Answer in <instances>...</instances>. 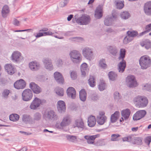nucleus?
Wrapping results in <instances>:
<instances>
[{"instance_id": "7", "label": "nucleus", "mask_w": 151, "mask_h": 151, "mask_svg": "<svg viewBox=\"0 0 151 151\" xmlns=\"http://www.w3.org/2000/svg\"><path fill=\"white\" fill-rule=\"evenodd\" d=\"M45 102V101L44 99H40L38 98L35 97L31 103L29 107L33 110L36 109L41 104H42Z\"/></svg>"}, {"instance_id": "48", "label": "nucleus", "mask_w": 151, "mask_h": 151, "mask_svg": "<svg viewBox=\"0 0 151 151\" xmlns=\"http://www.w3.org/2000/svg\"><path fill=\"white\" fill-rule=\"evenodd\" d=\"M31 119V117L29 115L26 114L24 115L22 118L23 121L26 122H29V124L30 122L31 121V120H30Z\"/></svg>"}, {"instance_id": "30", "label": "nucleus", "mask_w": 151, "mask_h": 151, "mask_svg": "<svg viewBox=\"0 0 151 151\" xmlns=\"http://www.w3.org/2000/svg\"><path fill=\"white\" fill-rule=\"evenodd\" d=\"M61 122L64 127L68 126L71 122V120L70 116L68 115L64 116Z\"/></svg>"}, {"instance_id": "4", "label": "nucleus", "mask_w": 151, "mask_h": 151, "mask_svg": "<svg viewBox=\"0 0 151 151\" xmlns=\"http://www.w3.org/2000/svg\"><path fill=\"white\" fill-rule=\"evenodd\" d=\"M44 117L48 121H55L59 119V117L54 111L50 110L45 112Z\"/></svg>"}, {"instance_id": "15", "label": "nucleus", "mask_w": 151, "mask_h": 151, "mask_svg": "<svg viewBox=\"0 0 151 151\" xmlns=\"http://www.w3.org/2000/svg\"><path fill=\"white\" fill-rule=\"evenodd\" d=\"M26 85L25 82L22 79L17 81L14 83V88L18 89H23Z\"/></svg>"}, {"instance_id": "18", "label": "nucleus", "mask_w": 151, "mask_h": 151, "mask_svg": "<svg viewBox=\"0 0 151 151\" xmlns=\"http://www.w3.org/2000/svg\"><path fill=\"white\" fill-rule=\"evenodd\" d=\"M73 126L74 128L77 127L82 129H84L85 127L83 119L81 118L76 119L73 124Z\"/></svg>"}, {"instance_id": "35", "label": "nucleus", "mask_w": 151, "mask_h": 151, "mask_svg": "<svg viewBox=\"0 0 151 151\" xmlns=\"http://www.w3.org/2000/svg\"><path fill=\"white\" fill-rule=\"evenodd\" d=\"M114 4L116 8L119 9H122L124 6V1L120 0H116Z\"/></svg>"}, {"instance_id": "32", "label": "nucleus", "mask_w": 151, "mask_h": 151, "mask_svg": "<svg viewBox=\"0 0 151 151\" xmlns=\"http://www.w3.org/2000/svg\"><path fill=\"white\" fill-rule=\"evenodd\" d=\"M87 67V64L85 63H83L81 65V75L83 77L85 76L86 72H88L89 70Z\"/></svg>"}, {"instance_id": "59", "label": "nucleus", "mask_w": 151, "mask_h": 151, "mask_svg": "<svg viewBox=\"0 0 151 151\" xmlns=\"http://www.w3.org/2000/svg\"><path fill=\"white\" fill-rule=\"evenodd\" d=\"M145 142L149 146L151 142V136H148L146 138L145 140Z\"/></svg>"}, {"instance_id": "63", "label": "nucleus", "mask_w": 151, "mask_h": 151, "mask_svg": "<svg viewBox=\"0 0 151 151\" xmlns=\"http://www.w3.org/2000/svg\"><path fill=\"white\" fill-rule=\"evenodd\" d=\"M150 86V85L146 84L145 85L143 86V88L145 90L149 91L150 90V89L149 88Z\"/></svg>"}, {"instance_id": "47", "label": "nucleus", "mask_w": 151, "mask_h": 151, "mask_svg": "<svg viewBox=\"0 0 151 151\" xmlns=\"http://www.w3.org/2000/svg\"><path fill=\"white\" fill-rule=\"evenodd\" d=\"M88 83L91 87H94L95 86V82L94 78L93 76H90L88 80Z\"/></svg>"}, {"instance_id": "10", "label": "nucleus", "mask_w": 151, "mask_h": 151, "mask_svg": "<svg viewBox=\"0 0 151 151\" xmlns=\"http://www.w3.org/2000/svg\"><path fill=\"white\" fill-rule=\"evenodd\" d=\"M127 36H126L124 39V42L127 44L133 40V38L137 36L138 33L135 31H128L127 32Z\"/></svg>"}, {"instance_id": "13", "label": "nucleus", "mask_w": 151, "mask_h": 151, "mask_svg": "<svg viewBox=\"0 0 151 151\" xmlns=\"http://www.w3.org/2000/svg\"><path fill=\"white\" fill-rule=\"evenodd\" d=\"M21 53L19 51H15L13 52L11 56L12 60L14 62L19 63L22 59Z\"/></svg>"}, {"instance_id": "16", "label": "nucleus", "mask_w": 151, "mask_h": 151, "mask_svg": "<svg viewBox=\"0 0 151 151\" xmlns=\"http://www.w3.org/2000/svg\"><path fill=\"white\" fill-rule=\"evenodd\" d=\"M116 18V17L115 15H113L112 16L107 17L104 21V24L106 26L111 25Z\"/></svg>"}, {"instance_id": "9", "label": "nucleus", "mask_w": 151, "mask_h": 151, "mask_svg": "<svg viewBox=\"0 0 151 151\" xmlns=\"http://www.w3.org/2000/svg\"><path fill=\"white\" fill-rule=\"evenodd\" d=\"M42 62L44 67L47 71L52 70L54 69V67L51 59L48 58H44Z\"/></svg>"}, {"instance_id": "60", "label": "nucleus", "mask_w": 151, "mask_h": 151, "mask_svg": "<svg viewBox=\"0 0 151 151\" xmlns=\"http://www.w3.org/2000/svg\"><path fill=\"white\" fill-rule=\"evenodd\" d=\"M9 93V91L7 89L4 90L3 93V95L4 97H6Z\"/></svg>"}, {"instance_id": "51", "label": "nucleus", "mask_w": 151, "mask_h": 151, "mask_svg": "<svg viewBox=\"0 0 151 151\" xmlns=\"http://www.w3.org/2000/svg\"><path fill=\"white\" fill-rule=\"evenodd\" d=\"M105 84L104 82L103 81H101L99 83L98 88L100 91H102L105 89Z\"/></svg>"}, {"instance_id": "12", "label": "nucleus", "mask_w": 151, "mask_h": 151, "mask_svg": "<svg viewBox=\"0 0 151 151\" xmlns=\"http://www.w3.org/2000/svg\"><path fill=\"white\" fill-rule=\"evenodd\" d=\"M104 111H100L99 115L96 117V121L98 123L101 125H103L107 120V117L105 115Z\"/></svg>"}, {"instance_id": "26", "label": "nucleus", "mask_w": 151, "mask_h": 151, "mask_svg": "<svg viewBox=\"0 0 151 151\" xmlns=\"http://www.w3.org/2000/svg\"><path fill=\"white\" fill-rule=\"evenodd\" d=\"M103 6L99 5L96 8L95 13V17L97 19H99L102 17Z\"/></svg>"}, {"instance_id": "46", "label": "nucleus", "mask_w": 151, "mask_h": 151, "mask_svg": "<svg viewBox=\"0 0 151 151\" xmlns=\"http://www.w3.org/2000/svg\"><path fill=\"white\" fill-rule=\"evenodd\" d=\"M69 40L72 41L81 42L83 41V38L80 37H73L69 38Z\"/></svg>"}, {"instance_id": "38", "label": "nucleus", "mask_w": 151, "mask_h": 151, "mask_svg": "<svg viewBox=\"0 0 151 151\" xmlns=\"http://www.w3.org/2000/svg\"><path fill=\"white\" fill-rule=\"evenodd\" d=\"M108 76L109 80L112 81H115L117 79V74L113 71H111L109 73Z\"/></svg>"}, {"instance_id": "52", "label": "nucleus", "mask_w": 151, "mask_h": 151, "mask_svg": "<svg viewBox=\"0 0 151 151\" xmlns=\"http://www.w3.org/2000/svg\"><path fill=\"white\" fill-rule=\"evenodd\" d=\"M63 64L62 60L60 58L57 60L55 62V65L58 67H61Z\"/></svg>"}, {"instance_id": "49", "label": "nucleus", "mask_w": 151, "mask_h": 151, "mask_svg": "<svg viewBox=\"0 0 151 151\" xmlns=\"http://www.w3.org/2000/svg\"><path fill=\"white\" fill-rule=\"evenodd\" d=\"M66 138L68 141L71 142H74L77 139L76 137L74 136L68 135L66 136Z\"/></svg>"}, {"instance_id": "1", "label": "nucleus", "mask_w": 151, "mask_h": 151, "mask_svg": "<svg viewBox=\"0 0 151 151\" xmlns=\"http://www.w3.org/2000/svg\"><path fill=\"white\" fill-rule=\"evenodd\" d=\"M133 101L136 106L139 108H144L146 107L148 102V99L146 97L140 95L134 97Z\"/></svg>"}, {"instance_id": "17", "label": "nucleus", "mask_w": 151, "mask_h": 151, "mask_svg": "<svg viewBox=\"0 0 151 151\" xmlns=\"http://www.w3.org/2000/svg\"><path fill=\"white\" fill-rule=\"evenodd\" d=\"M57 108L59 113H64L66 110L65 103L62 101H59L57 103Z\"/></svg>"}, {"instance_id": "40", "label": "nucleus", "mask_w": 151, "mask_h": 151, "mask_svg": "<svg viewBox=\"0 0 151 151\" xmlns=\"http://www.w3.org/2000/svg\"><path fill=\"white\" fill-rule=\"evenodd\" d=\"M132 141V143L141 145L142 144V139L140 137H134Z\"/></svg>"}, {"instance_id": "43", "label": "nucleus", "mask_w": 151, "mask_h": 151, "mask_svg": "<svg viewBox=\"0 0 151 151\" xmlns=\"http://www.w3.org/2000/svg\"><path fill=\"white\" fill-rule=\"evenodd\" d=\"M9 118L10 120L15 122L19 120V116L17 114H12L10 115Z\"/></svg>"}, {"instance_id": "29", "label": "nucleus", "mask_w": 151, "mask_h": 151, "mask_svg": "<svg viewBox=\"0 0 151 151\" xmlns=\"http://www.w3.org/2000/svg\"><path fill=\"white\" fill-rule=\"evenodd\" d=\"M42 115L41 114L38 112H36L34 114L33 116V119L30 122V124H34L35 122V121H39L41 119Z\"/></svg>"}, {"instance_id": "21", "label": "nucleus", "mask_w": 151, "mask_h": 151, "mask_svg": "<svg viewBox=\"0 0 151 151\" xmlns=\"http://www.w3.org/2000/svg\"><path fill=\"white\" fill-rule=\"evenodd\" d=\"M5 68L8 74L10 75H13L16 71L15 68L11 64H6L5 65Z\"/></svg>"}, {"instance_id": "45", "label": "nucleus", "mask_w": 151, "mask_h": 151, "mask_svg": "<svg viewBox=\"0 0 151 151\" xmlns=\"http://www.w3.org/2000/svg\"><path fill=\"white\" fill-rule=\"evenodd\" d=\"M126 53V50L125 49L123 48H122L120 49L119 56V60H121L122 59H124L125 57Z\"/></svg>"}, {"instance_id": "56", "label": "nucleus", "mask_w": 151, "mask_h": 151, "mask_svg": "<svg viewBox=\"0 0 151 151\" xmlns=\"http://www.w3.org/2000/svg\"><path fill=\"white\" fill-rule=\"evenodd\" d=\"M69 0H63L60 4V6L61 7H63L66 6L68 3Z\"/></svg>"}, {"instance_id": "53", "label": "nucleus", "mask_w": 151, "mask_h": 151, "mask_svg": "<svg viewBox=\"0 0 151 151\" xmlns=\"http://www.w3.org/2000/svg\"><path fill=\"white\" fill-rule=\"evenodd\" d=\"M121 96L118 92H115L114 93V98L115 101H118L120 98Z\"/></svg>"}, {"instance_id": "39", "label": "nucleus", "mask_w": 151, "mask_h": 151, "mask_svg": "<svg viewBox=\"0 0 151 151\" xmlns=\"http://www.w3.org/2000/svg\"><path fill=\"white\" fill-rule=\"evenodd\" d=\"M140 45L142 47L145 46L147 49H148L151 47V42L149 40L143 41L141 43Z\"/></svg>"}, {"instance_id": "57", "label": "nucleus", "mask_w": 151, "mask_h": 151, "mask_svg": "<svg viewBox=\"0 0 151 151\" xmlns=\"http://www.w3.org/2000/svg\"><path fill=\"white\" fill-rule=\"evenodd\" d=\"M55 127L57 129H63L64 127L63 124H62L61 122L60 123L57 122L55 124Z\"/></svg>"}, {"instance_id": "20", "label": "nucleus", "mask_w": 151, "mask_h": 151, "mask_svg": "<svg viewBox=\"0 0 151 151\" xmlns=\"http://www.w3.org/2000/svg\"><path fill=\"white\" fill-rule=\"evenodd\" d=\"M29 87L35 93L38 94L41 91L40 88L35 83H30L29 84Z\"/></svg>"}, {"instance_id": "54", "label": "nucleus", "mask_w": 151, "mask_h": 151, "mask_svg": "<svg viewBox=\"0 0 151 151\" xmlns=\"http://www.w3.org/2000/svg\"><path fill=\"white\" fill-rule=\"evenodd\" d=\"M120 135L118 134H113L111 136V140L112 141H116L118 140L117 138L120 137Z\"/></svg>"}, {"instance_id": "3", "label": "nucleus", "mask_w": 151, "mask_h": 151, "mask_svg": "<svg viewBox=\"0 0 151 151\" xmlns=\"http://www.w3.org/2000/svg\"><path fill=\"white\" fill-rule=\"evenodd\" d=\"M139 64L142 69H145L151 65V59L147 55L142 56L139 60Z\"/></svg>"}, {"instance_id": "22", "label": "nucleus", "mask_w": 151, "mask_h": 151, "mask_svg": "<svg viewBox=\"0 0 151 151\" xmlns=\"http://www.w3.org/2000/svg\"><path fill=\"white\" fill-rule=\"evenodd\" d=\"M120 61L118 64V70L119 73H122L124 71L126 67V62L124 59Z\"/></svg>"}, {"instance_id": "2", "label": "nucleus", "mask_w": 151, "mask_h": 151, "mask_svg": "<svg viewBox=\"0 0 151 151\" xmlns=\"http://www.w3.org/2000/svg\"><path fill=\"white\" fill-rule=\"evenodd\" d=\"M69 56L70 59L74 63H79L82 59V55L80 52L78 50H75L70 52Z\"/></svg>"}, {"instance_id": "62", "label": "nucleus", "mask_w": 151, "mask_h": 151, "mask_svg": "<svg viewBox=\"0 0 151 151\" xmlns=\"http://www.w3.org/2000/svg\"><path fill=\"white\" fill-rule=\"evenodd\" d=\"M19 22L17 19H14L13 21V24L14 25L18 26L19 24Z\"/></svg>"}, {"instance_id": "14", "label": "nucleus", "mask_w": 151, "mask_h": 151, "mask_svg": "<svg viewBox=\"0 0 151 151\" xmlns=\"http://www.w3.org/2000/svg\"><path fill=\"white\" fill-rule=\"evenodd\" d=\"M146 112L144 110H141L137 111L133 115V119L134 121L139 120L145 116Z\"/></svg>"}, {"instance_id": "31", "label": "nucleus", "mask_w": 151, "mask_h": 151, "mask_svg": "<svg viewBox=\"0 0 151 151\" xmlns=\"http://www.w3.org/2000/svg\"><path fill=\"white\" fill-rule=\"evenodd\" d=\"M107 49L110 53L113 56H116L118 51L116 47L114 46H108Z\"/></svg>"}, {"instance_id": "37", "label": "nucleus", "mask_w": 151, "mask_h": 151, "mask_svg": "<svg viewBox=\"0 0 151 151\" xmlns=\"http://www.w3.org/2000/svg\"><path fill=\"white\" fill-rule=\"evenodd\" d=\"M119 113L118 111H116L112 114L111 117V121L112 123L115 122L119 118Z\"/></svg>"}, {"instance_id": "23", "label": "nucleus", "mask_w": 151, "mask_h": 151, "mask_svg": "<svg viewBox=\"0 0 151 151\" xmlns=\"http://www.w3.org/2000/svg\"><path fill=\"white\" fill-rule=\"evenodd\" d=\"M67 94L68 96L72 99H74L76 97V90L73 87L68 88L67 90Z\"/></svg>"}, {"instance_id": "8", "label": "nucleus", "mask_w": 151, "mask_h": 151, "mask_svg": "<svg viewBox=\"0 0 151 151\" xmlns=\"http://www.w3.org/2000/svg\"><path fill=\"white\" fill-rule=\"evenodd\" d=\"M82 54L83 56L87 59L91 60L93 57V49L88 47L84 48L82 50Z\"/></svg>"}, {"instance_id": "11", "label": "nucleus", "mask_w": 151, "mask_h": 151, "mask_svg": "<svg viewBox=\"0 0 151 151\" xmlns=\"http://www.w3.org/2000/svg\"><path fill=\"white\" fill-rule=\"evenodd\" d=\"M22 100L24 101H30L32 97V93L31 90L27 89L24 90L22 93Z\"/></svg>"}, {"instance_id": "55", "label": "nucleus", "mask_w": 151, "mask_h": 151, "mask_svg": "<svg viewBox=\"0 0 151 151\" xmlns=\"http://www.w3.org/2000/svg\"><path fill=\"white\" fill-rule=\"evenodd\" d=\"M132 137L131 136H129L127 137H125L122 138V140L124 142L127 141L130 142L132 141L133 139Z\"/></svg>"}, {"instance_id": "44", "label": "nucleus", "mask_w": 151, "mask_h": 151, "mask_svg": "<svg viewBox=\"0 0 151 151\" xmlns=\"http://www.w3.org/2000/svg\"><path fill=\"white\" fill-rule=\"evenodd\" d=\"M55 91L56 94L58 96H63L64 94V91L63 88L57 87L55 89Z\"/></svg>"}, {"instance_id": "25", "label": "nucleus", "mask_w": 151, "mask_h": 151, "mask_svg": "<svg viewBox=\"0 0 151 151\" xmlns=\"http://www.w3.org/2000/svg\"><path fill=\"white\" fill-rule=\"evenodd\" d=\"M121 114L122 117L121 118L122 119L120 120V122L124 121V120H127L129 118L130 114V111L129 109H127L122 110Z\"/></svg>"}, {"instance_id": "6", "label": "nucleus", "mask_w": 151, "mask_h": 151, "mask_svg": "<svg viewBox=\"0 0 151 151\" xmlns=\"http://www.w3.org/2000/svg\"><path fill=\"white\" fill-rule=\"evenodd\" d=\"M91 18L88 15L83 14L76 20V22L80 25H87L90 24Z\"/></svg>"}, {"instance_id": "28", "label": "nucleus", "mask_w": 151, "mask_h": 151, "mask_svg": "<svg viewBox=\"0 0 151 151\" xmlns=\"http://www.w3.org/2000/svg\"><path fill=\"white\" fill-rule=\"evenodd\" d=\"M98 136V135H86L84 137V138L87 140V142L88 144H91L94 143V140Z\"/></svg>"}, {"instance_id": "36", "label": "nucleus", "mask_w": 151, "mask_h": 151, "mask_svg": "<svg viewBox=\"0 0 151 151\" xmlns=\"http://www.w3.org/2000/svg\"><path fill=\"white\" fill-rule=\"evenodd\" d=\"M79 97L81 100L82 101H85L86 98V93L85 90L83 89L79 92Z\"/></svg>"}, {"instance_id": "42", "label": "nucleus", "mask_w": 151, "mask_h": 151, "mask_svg": "<svg viewBox=\"0 0 151 151\" xmlns=\"http://www.w3.org/2000/svg\"><path fill=\"white\" fill-rule=\"evenodd\" d=\"M120 16L121 18L124 19H127L130 16V14L127 11H124L121 12Z\"/></svg>"}, {"instance_id": "33", "label": "nucleus", "mask_w": 151, "mask_h": 151, "mask_svg": "<svg viewBox=\"0 0 151 151\" xmlns=\"http://www.w3.org/2000/svg\"><path fill=\"white\" fill-rule=\"evenodd\" d=\"M10 10L8 6L7 5L4 6L2 9L1 14L3 17H6L9 14Z\"/></svg>"}, {"instance_id": "61", "label": "nucleus", "mask_w": 151, "mask_h": 151, "mask_svg": "<svg viewBox=\"0 0 151 151\" xmlns=\"http://www.w3.org/2000/svg\"><path fill=\"white\" fill-rule=\"evenodd\" d=\"M99 97L96 94H93L91 96V99L94 100H96L99 99Z\"/></svg>"}, {"instance_id": "5", "label": "nucleus", "mask_w": 151, "mask_h": 151, "mask_svg": "<svg viewBox=\"0 0 151 151\" xmlns=\"http://www.w3.org/2000/svg\"><path fill=\"white\" fill-rule=\"evenodd\" d=\"M125 82L127 86L130 88H135L138 85L135 77L133 75H128L126 78Z\"/></svg>"}, {"instance_id": "24", "label": "nucleus", "mask_w": 151, "mask_h": 151, "mask_svg": "<svg viewBox=\"0 0 151 151\" xmlns=\"http://www.w3.org/2000/svg\"><path fill=\"white\" fill-rule=\"evenodd\" d=\"M144 10L146 15L151 16V1L148 2L145 4Z\"/></svg>"}, {"instance_id": "41", "label": "nucleus", "mask_w": 151, "mask_h": 151, "mask_svg": "<svg viewBox=\"0 0 151 151\" xmlns=\"http://www.w3.org/2000/svg\"><path fill=\"white\" fill-rule=\"evenodd\" d=\"M99 67L103 69H106L107 66L105 60L104 59H101L99 61Z\"/></svg>"}, {"instance_id": "64", "label": "nucleus", "mask_w": 151, "mask_h": 151, "mask_svg": "<svg viewBox=\"0 0 151 151\" xmlns=\"http://www.w3.org/2000/svg\"><path fill=\"white\" fill-rule=\"evenodd\" d=\"M43 36H46L47 35H51L53 33L50 31H47V32H43Z\"/></svg>"}, {"instance_id": "58", "label": "nucleus", "mask_w": 151, "mask_h": 151, "mask_svg": "<svg viewBox=\"0 0 151 151\" xmlns=\"http://www.w3.org/2000/svg\"><path fill=\"white\" fill-rule=\"evenodd\" d=\"M77 74L76 72L73 71L70 73V76L73 80H75L77 78Z\"/></svg>"}, {"instance_id": "34", "label": "nucleus", "mask_w": 151, "mask_h": 151, "mask_svg": "<svg viewBox=\"0 0 151 151\" xmlns=\"http://www.w3.org/2000/svg\"><path fill=\"white\" fill-rule=\"evenodd\" d=\"M96 119L94 116H91L88 118V125L90 127L94 126L96 124Z\"/></svg>"}, {"instance_id": "27", "label": "nucleus", "mask_w": 151, "mask_h": 151, "mask_svg": "<svg viewBox=\"0 0 151 151\" xmlns=\"http://www.w3.org/2000/svg\"><path fill=\"white\" fill-rule=\"evenodd\" d=\"M29 68L32 71H36L40 68V64L36 61H32L29 63Z\"/></svg>"}, {"instance_id": "50", "label": "nucleus", "mask_w": 151, "mask_h": 151, "mask_svg": "<svg viewBox=\"0 0 151 151\" xmlns=\"http://www.w3.org/2000/svg\"><path fill=\"white\" fill-rule=\"evenodd\" d=\"M145 29L146 31L141 33L140 34V36H142L146 33L151 31V23L147 25L145 27Z\"/></svg>"}, {"instance_id": "19", "label": "nucleus", "mask_w": 151, "mask_h": 151, "mask_svg": "<svg viewBox=\"0 0 151 151\" xmlns=\"http://www.w3.org/2000/svg\"><path fill=\"white\" fill-rule=\"evenodd\" d=\"M54 77L57 83L61 84L63 83L64 82V78L60 73L58 72H55L54 74Z\"/></svg>"}]
</instances>
